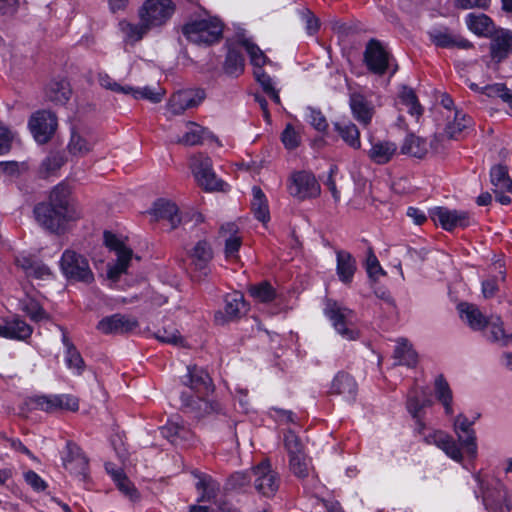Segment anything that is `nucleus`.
<instances>
[{
	"label": "nucleus",
	"mask_w": 512,
	"mask_h": 512,
	"mask_svg": "<svg viewBox=\"0 0 512 512\" xmlns=\"http://www.w3.org/2000/svg\"><path fill=\"white\" fill-rule=\"evenodd\" d=\"M187 131L185 134L178 139V143L187 145V146H194V145H200L204 141H217V138L215 135L210 132L208 129L198 125L194 122H188L187 125Z\"/></svg>",
	"instance_id": "nucleus-27"
},
{
	"label": "nucleus",
	"mask_w": 512,
	"mask_h": 512,
	"mask_svg": "<svg viewBox=\"0 0 512 512\" xmlns=\"http://www.w3.org/2000/svg\"><path fill=\"white\" fill-rule=\"evenodd\" d=\"M154 336L160 342L167 344L177 345L181 344L183 341L178 330L174 327L160 328L154 333Z\"/></svg>",
	"instance_id": "nucleus-61"
},
{
	"label": "nucleus",
	"mask_w": 512,
	"mask_h": 512,
	"mask_svg": "<svg viewBox=\"0 0 512 512\" xmlns=\"http://www.w3.org/2000/svg\"><path fill=\"white\" fill-rule=\"evenodd\" d=\"M190 169L198 185L206 191L222 190L224 182L217 178L212 159L204 153H197L190 158Z\"/></svg>",
	"instance_id": "nucleus-7"
},
{
	"label": "nucleus",
	"mask_w": 512,
	"mask_h": 512,
	"mask_svg": "<svg viewBox=\"0 0 512 512\" xmlns=\"http://www.w3.org/2000/svg\"><path fill=\"white\" fill-rule=\"evenodd\" d=\"M428 36L436 46L441 48L458 47L468 49L472 47L468 40L456 36L446 27L433 28L428 31Z\"/></svg>",
	"instance_id": "nucleus-23"
},
{
	"label": "nucleus",
	"mask_w": 512,
	"mask_h": 512,
	"mask_svg": "<svg viewBox=\"0 0 512 512\" xmlns=\"http://www.w3.org/2000/svg\"><path fill=\"white\" fill-rule=\"evenodd\" d=\"M191 257L195 268L204 270L212 259V249L206 241H199L193 248Z\"/></svg>",
	"instance_id": "nucleus-49"
},
{
	"label": "nucleus",
	"mask_w": 512,
	"mask_h": 512,
	"mask_svg": "<svg viewBox=\"0 0 512 512\" xmlns=\"http://www.w3.org/2000/svg\"><path fill=\"white\" fill-rule=\"evenodd\" d=\"M398 103L405 106L408 113L416 119H418L423 113V108L420 105L415 92L409 87H402L398 96Z\"/></svg>",
	"instance_id": "nucleus-45"
},
{
	"label": "nucleus",
	"mask_w": 512,
	"mask_h": 512,
	"mask_svg": "<svg viewBox=\"0 0 512 512\" xmlns=\"http://www.w3.org/2000/svg\"><path fill=\"white\" fill-rule=\"evenodd\" d=\"M468 28L477 35H488L493 32V22L485 14L470 13L466 17Z\"/></svg>",
	"instance_id": "nucleus-43"
},
{
	"label": "nucleus",
	"mask_w": 512,
	"mask_h": 512,
	"mask_svg": "<svg viewBox=\"0 0 512 512\" xmlns=\"http://www.w3.org/2000/svg\"><path fill=\"white\" fill-rule=\"evenodd\" d=\"M249 294L256 301L262 303L272 302L276 297V291L272 285L267 281H262L258 284L249 287Z\"/></svg>",
	"instance_id": "nucleus-51"
},
{
	"label": "nucleus",
	"mask_w": 512,
	"mask_h": 512,
	"mask_svg": "<svg viewBox=\"0 0 512 512\" xmlns=\"http://www.w3.org/2000/svg\"><path fill=\"white\" fill-rule=\"evenodd\" d=\"M64 467L70 473L78 476L81 480H85L87 478L88 459L86 457L77 456V459L64 464Z\"/></svg>",
	"instance_id": "nucleus-62"
},
{
	"label": "nucleus",
	"mask_w": 512,
	"mask_h": 512,
	"mask_svg": "<svg viewBox=\"0 0 512 512\" xmlns=\"http://www.w3.org/2000/svg\"><path fill=\"white\" fill-rule=\"evenodd\" d=\"M30 404L35 409L49 413L57 410H68L74 412L79 408L78 399L69 394L35 396L30 398Z\"/></svg>",
	"instance_id": "nucleus-13"
},
{
	"label": "nucleus",
	"mask_w": 512,
	"mask_h": 512,
	"mask_svg": "<svg viewBox=\"0 0 512 512\" xmlns=\"http://www.w3.org/2000/svg\"><path fill=\"white\" fill-rule=\"evenodd\" d=\"M152 213L157 220L167 219L172 229L176 228L181 222L176 204L170 201L163 199L156 201L154 203Z\"/></svg>",
	"instance_id": "nucleus-34"
},
{
	"label": "nucleus",
	"mask_w": 512,
	"mask_h": 512,
	"mask_svg": "<svg viewBox=\"0 0 512 512\" xmlns=\"http://www.w3.org/2000/svg\"><path fill=\"white\" fill-rule=\"evenodd\" d=\"M474 477L479 486L484 505L486 507L496 506L502 497L501 491L498 489L501 488L502 485L500 483H496V487L492 489V484L485 481L479 474H476Z\"/></svg>",
	"instance_id": "nucleus-39"
},
{
	"label": "nucleus",
	"mask_w": 512,
	"mask_h": 512,
	"mask_svg": "<svg viewBox=\"0 0 512 512\" xmlns=\"http://www.w3.org/2000/svg\"><path fill=\"white\" fill-rule=\"evenodd\" d=\"M116 477V485L118 489L130 500L135 501L139 498L138 492L134 485L130 482L126 475L115 474Z\"/></svg>",
	"instance_id": "nucleus-64"
},
{
	"label": "nucleus",
	"mask_w": 512,
	"mask_h": 512,
	"mask_svg": "<svg viewBox=\"0 0 512 512\" xmlns=\"http://www.w3.org/2000/svg\"><path fill=\"white\" fill-rule=\"evenodd\" d=\"M472 123V119L464 112L454 109L453 121H449L445 133L451 139H458L462 132L467 129Z\"/></svg>",
	"instance_id": "nucleus-42"
},
{
	"label": "nucleus",
	"mask_w": 512,
	"mask_h": 512,
	"mask_svg": "<svg viewBox=\"0 0 512 512\" xmlns=\"http://www.w3.org/2000/svg\"><path fill=\"white\" fill-rule=\"evenodd\" d=\"M284 447L289 457L305 453L300 438L292 430H288L284 434Z\"/></svg>",
	"instance_id": "nucleus-57"
},
{
	"label": "nucleus",
	"mask_w": 512,
	"mask_h": 512,
	"mask_svg": "<svg viewBox=\"0 0 512 512\" xmlns=\"http://www.w3.org/2000/svg\"><path fill=\"white\" fill-rule=\"evenodd\" d=\"M174 12L175 4L172 0H145L138 10V16L153 28L164 25Z\"/></svg>",
	"instance_id": "nucleus-10"
},
{
	"label": "nucleus",
	"mask_w": 512,
	"mask_h": 512,
	"mask_svg": "<svg viewBox=\"0 0 512 512\" xmlns=\"http://www.w3.org/2000/svg\"><path fill=\"white\" fill-rule=\"evenodd\" d=\"M70 194V189L66 184H59L51 191L49 201L43 204L51 205V207L65 212L68 210H78L77 207L71 203Z\"/></svg>",
	"instance_id": "nucleus-35"
},
{
	"label": "nucleus",
	"mask_w": 512,
	"mask_h": 512,
	"mask_svg": "<svg viewBox=\"0 0 512 512\" xmlns=\"http://www.w3.org/2000/svg\"><path fill=\"white\" fill-rule=\"evenodd\" d=\"M65 162V159L60 153H52L47 156L41 163L40 173L46 177L48 174H52L60 169Z\"/></svg>",
	"instance_id": "nucleus-56"
},
{
	"label": "nucleus",
	"mask_w": 512,
	"mask_h": 512,
	"mask_svg": "<svg viewBox=\"0 0 512 512\" xmlns=\"http://www.w3.org/2000/svg\"><path fill=\"white\" fill-rule=\"evenodd\" d=\"M139 326L136 318L123 314H113L104 317L97 324V329L103 334H125Z\"/></svg>",
	"instance_id": "nucleus-17"
},
{
	"label": "nucleus",
	"mask_w": 512,
	"mask_h": 512,
	"mask_svg": "<svg viewBox=\"0 0 512 512\" xmlns=\"http://www.w3.org/2000/svg\"><path fill=\"white\" fill-rule=\"evenodd\" d=\"M396 364L414 367L417 364L418 356L416 351L407 339L400 338L394 350Z\"/></svg>",
	"instance_id": "nucleus-38"
},
{
	"label": "nucleus",
	"mask_w": 512,
	"mask_h": 512,
	"mask_svg": "<svg viewBox=\"0 0 512 512\" xmlns=\"http://www.w3.org/2000/svg\"><path fill=\"white\" fill-rule=\"evenodd\" d=\"M34 215L43 228L53 233H63L70 222L76 221L81 217L79 210L62 211L39 203L34 208Z\"/></svg>",
	"instance_id": "nucleus-4"
},
{
	"label": "nucleus",
	"mask_w": 512,
	"mask_h": 512,
	"mask_svg": "<svg viewBox=\"0 0 512 512\" xmlns=\"http://www.w3.org/2000/svg\"><path fill=\"white\" fill-rule=\"evenodd\" d=\"M306 118L308 123L319 132H325L328 129L326 117L318 109L308 107L306 110Z\"/></svg>",
	"instance_id": "nucleus-58"
},
{
	"label": "nucleus",
	"mask_w": 512,
	"mask_h": 512,
	"mask_svg": "<svg viewBox=\"0 0 512 512\" xmlns=\"http://www.w3.org/2000/svg\"><path fill=\"white\" fill-rule=\"evenodd\" d=\"M33 328L19 316L4 319L0 323V337L25 341L31 337Z\"/></svg>",
	"instance_id": "nucleus-20"
},
{
	"label": "nucleus",
	"mask_w": 512,
	"mask_h": 512,
	"mask_svg": "<svg viewBox=\"0 0 512 512\" xmlns=\"http://www.w3.org/2000/svg\"><path fill=\"white\" fill-rule=\"evenodd\" d=\"M244 66L243 55L235 49H229L224 64L225 72L230 75L238 76L244 71Z\"/></svg>",
	"instance_id": "nucleus-53"
},
{
	"label": "nucleus",
	"mask_w": 512,
	"mask_h": 512,
	"mask_svg": "<svg viewBox=\"0 0 512 512\" xmlns=\"http://www.w3.org/2000/svg\"><path fill=\"white\" fill-rule=\"evenodd\" d=\"M490 181L495 194L500 192L512 193V179L509 176L507 166L494 165L490 170Z\"/></svg>",
	"instance_id": "nucleus-36"
},
{
	"label": "nucleus",
	"mask_w": 512,
	"mask_h": 512,
	"mask_svg": "<svg viewBox=\"0 0 512 512\" xmlns=\"http://www.w3.org/2000/svg\"><path fill=\"white\" fill-rule=\"evenodd\" d=\"M62 331V343L65 347V362L69 369L73 370L76 375H81L85 369V362L75 345L68 337L66 330L60 327Z\"/></svg>",
	"instance_id": "nucleus-29"
},
{
	"label": "nucleus",
	"mask_w": 512,
	"mask_h": 512,
	"mask_svg": "<svg viewBox=\"0 0 512 512\" xmlns=\"http://www.w3.org/2000/svg\"><path fill=\"white\" fill-rule=\"evenodd\" d=\"M349 105L352 115L361 125H370L375 113L373 104L361 93L350 94Z\"/></svg>",
	"instance_id": "nucleus-21"
},
{
	"label": "nucleus",
	"mask_w": 512,
	"mask_h": 512,
	"mask_svg": "<svg viewBox=\"0 0 512 512\" xmlns=\"http://www.w3.org/2000/svg\"><path fill=\"white\" fill-rule=\"evenodd\" d=\"M182 383L197 394L196 396L185 393L181 395L182 404L197 417L223 412V406L219 401L207 399L214 391V384L205 369L197 365L188 366Z\"/></svg>",
	"instance_id": "nucleus-1"
},
{
	"label": "nucleus",
	"mask_w": 512,
	"mask_h": 512,
	"mask_svg": "<svg viewBox=\"0 0 512 512\" xmlns=\"http://www.w3.org/2000/svg\"><path fill=\"white\" fill-rule=\"evenodd\" d=\"M239 228L235 223L223 224L219 229V237L225 242V257L227 260H237L242 238L238 235Z\"/></svg>",
	"instance_id": "nucleus-24"
},
{
	"label": "nucleus",
	"mask_w": 512,
	"mask_h": 512,
	"mask_svg": "<svg viewBox=\"0 0 512 512\" xmlns=\"http://www.w3.org/2000/svg\"><path fill=\"white\" fill-rule=\"evenodd\" d=\"M182 33L192 43L212 45L222 38L223 24L216 17L196 19L185 24Z\"/></svg>",
	"instance_id": "nucleus-3"
},
{
	"label": "nucleus",
	"mask_w": 512,
	"mask_h": 512,
	"mask_svg": "<svg viewBox=\"0 0 512 512\" xmlns=\"http://www.w3.org/2000/svg\"><path fill=\"white\" fill-rule=\"evenodd\" d=\"M336 258V271L339 279L345 284L350 283L356 271L355 258L349 252L344 250L337 251Z\"/></svg>",
	"instance_id": "nucleus-32"
},
{
	"label": "nucleus",
	"mask_w": 512,
	"mask_h": 512,
	"mask_svg": "<svg viewBox=\"0 0 512 512\" xmlns=\"http://www.w3.org/2000/svg\"><path fill=\"white\" fill-rule=\"evenodd\" d=\"M20 309L34 322H40L48 318V314L40 303L28 296L20 301Z\"/></svg>",
	"instance_id": "nucleus-50"
},
{
	"label": "nucleus",
	"mask_w": 512,
	"mask_h": 512,
	"mask_svg": "<svg viewBox=\"0 0 512 512\" xmlns=\"http://www.w3.org/2000/svg\"><path fill=\"white\" fill-rule=\"evenodd\" d=\"M334 130L340 138L352 149L361 148L360 131L351 121H337L333 123Z\"/></svg>",
	"instance_id": "nucleus-31"
},
{
	"label": "nucleus",
	"mask_w": 512,
	"mask_h": 512,
	"mask_svg": "<svg viewBox=\"0 0 512 512\" xmlns=\"http://www.w3.org/2000/svg\"><path fill=\"white\" fill-rule=\"evenodd\" d=\"M94 143L83 132L72 130L68 151L74 156H84L92 150Z\"/></svg>",
	"instance_id": "nucleus-40"
},
{
	"label": "nucleus",
	"mask_w": 512,
	"mask_h": 512,
	"mask_svg": "<svg viewBox=\"0 0 512 512\" xmlns=\"http://www.w3.org/2000/svg\"><path fill=\"white\" fill-rule=\"evenodd\" d=\"M370 149L367 151L368 158L377 165L389 163L396 155L398 146L395 142L388 140H370Z\"/></svg>",
	"instance_id": "nucleus-22"
},
{
	"label": "nucleus",
	"mask_w": 512,
	"mask_h": 512,
	"mask_svg": "<svg viewBox=\"0 0 512 512\" xmlns=\"http://www.w3.org/2000/svg\"><path fill=\"white\" fill-rule=\"evenodd\" d=\"M240 44L247 51L251 64L254 66V69H262V67L269 62L268 57L264 54V52L253 42L248 39H241Z\"/></svg>",
	"instance_id": "nucleus-52"
},
{
	"label": "nucleus",
	"mask_w": 512,
	"mask_h": 512,
	"mask_svg": "<svg viewBox=\"0 0 512 512\" xmlns=\"http://www.w3.org/2000/svg\"><path fill=\"white\" fill-rule=\"evenodd\" d=\"M421 395L423 397L426 396V392L424 389H421ZM432 401L428 398H420V393L418 389H412L407 397L406 407L412 418H418L421 415V411L426 406H430Z\"/></svg>",
	"instance_id": "nucleus-48"
},
{
	"label": "nucleus",
	"mask_w": 512,
	"mask_h": 512,
	"mask_svg": "<svg viewBox=\"0 0 512 512\" xmlns=\"http://www.w3.org/2000/svg\"><path fill=\"white\" fill-rule=\"evenodd\" d=\"M104 241L105 245L117 254V262L108 269V277L116 280L126 271L133 252L116 235L109 231L104 232Z\"/></svg>",
	"instance_id": "nucleus-14"
},
{
	"label": "nucleus",
	"mask_w": 512,
	"mask_h": 512,
	"mask_svg": "<svg viewBox=\"0 0 512 512\" xmlns=\"http://www.w3.org/2000/svg\"><path fill=\"white\" fill-rule=\"evenodd\" d=\"M393 61V56L382 42L374 38L367 42L363 53V62L369 72L382 76L391 70V74H394L397 66L392 68Z\"/></svg>",
	"instance_id": "nucleus-5"
},
{
	"label": "nucleus",
	"mask_w": 512,
	"mask_h": 512,
	"mask_svg": "<svg viewBox=\"0 0 512 512\" xmlns=\"http://www.w3.org/2000/svg\"><path fill=\"white\" fill-rule=\"evenodd\" d=\"M431 219L443 229L452 231L456 228L464 229L474 223L471 214L463 210L435 207L430 212Z\"/></svg>",
	"instance_id": "nucleus-12"
},
{
	"label": "nucleus",
	"mask_w": 512,
	"mask_h": 512,
	"mask_svg": "<svg viewBox=\"0 0 512 512\" xmlns=\"http://www.w3.org/2000/svg\"><path fill=\"white\" fill-rule=\"evenodd\" d=\"M28 128L37 143L45 144L56 131L57 117L50 111L38 110L30 116Z\"/></svg>",
	"instance_id": "nucleus-11"
},
{
	"label": "nucleus",
	"mask_w": 512,
	"mask_h": 512,
	"mask_svg": "<svg viewBox=\"0 0 512 512\" xmlns=\"http://www.w3.org/2000/svg\"><path fill=\"white\" fill-rule=\"evenodd\" d=\"M429 150L427 141L414 134H409L405 137L400 152L403 155L422 159L424 158Z\"/></svg>",
	"instance_id": "nucleus-33"
},
{
	"label": "nucleus",
	"mask_w": 512,
	"mask_h": 512,
	"mask_svg": "<svg viewBox=\"0 0 512 512\" xmlns=\"http://www.w3.org/2000/svg\"><path fill=\"white\" fill-rule=\"evenodd\" d=\"M60 268L64 276L73 281L90 284L94 281V274L88 260L73 250H65L60 260Z\"/></svg>",
	"instance_id": "nucleus-6"
},
{
	"label": "nucleus",
	"mask_w": 512,
	"mask_h": 512,
	"mask_svg": "<svg viewBox=\"0 0 512 512\" xmlns=\"http://www.w3.org/2000/svg\"><path fill=\"white\" fill-rule=\"evenodd\" d=\"M253 484L252 470L249 472H236L228 479V486L234 490H244Z\"/></svg>",
	"instance_id": "nucleus-59"
},
{
	"label": "nucleus",
	"mask_w": 512,
	"mask_h": 512,
	"mask_svg": "<svg viewBox=\"0 0 512 512\" xmlns=\"http://www.w3.org/2000/svg\"><path fill=\"white\" fill-rule=\"evenodd\" d=\"M458 311L462 321L475 331L483 330L488 325L486 317L481 313L479 308L473 304L460 303L458 305Z\"/></svg>",
	"instance_id": "nucleus-28"
},
{
	"label": "nucleus",
	"mask_w": 512,
	"mask_h": 512,
	"mask_svg": "<svg viewBox=\"0 0 512 512\" xmlns=\"http://www.w3.org/2000/svg\"><path fill=\"white\" fill-rule=\"evenodd\" d=\"M16 263L27 277L46 279L52 275L50 268L34 257L19 256L16 258Z\"/></svg>",
	"instance_id": "nucleus-30"
},
{
	"label": "nucleus",
	"mask_w": 512,
	"mask_h": 512,
	"mask_svg": "<svg viewBox=\"0 0 512 512\" xmlns=\"http://www.w3.org/2000/svg\"><path fill=\"white\" fill-rule=\"evenodd\" d=\"M254 76L264 92L276 103H280L278 91L274 88L272 78L263 69H254Z\"/></svg>",
	"instance_id": "nucleus-54"
},
{
	"label": "nucleus",
	"mask_w": 512,
	"mask_h": 512,
	"mask_svg": "<svg viewBox=\"0 0 512 512\" xmlns=\"http://www.w3.org/2000/svg\"><path fill=\"white\" fill-rule=\"evenodd\" d=\"M423 439L427 444L437 446L452 460L458 463L463 461L460 447L453 437L446 432L441 430L432 431L425 435Z\"/></svg>",
	"instance_id": "nucleus-18"
},
{
	"label": "nucleus",
	"mask_w": 512,
	"mask_h": 512,
	"mask_svg": "<svg viewBox=\"0 0 512 512\" xmlns=\"http://www.w3.org/2000/svg\"><path fill=\"white\" fill-rule=\"evenodd\" d=\"M252 195L253 200L251 206L253 213L259 221L266 223L270 219L267 198L262 189L258 186L252 188Z\"/></svg>",
	"instance_id": "nucleus-41"
},
{
	"label": "nucleus",
	"mask_w": 512,
	"mask_h": 512,
	"mask_svg": "<svg viewBox=\"0 0 512 512\" xmlns=\"http://www.w3.org/2000/svg\"><path fill=\"white\" fill-rule=\"evenodd\" d=\"M324 315L330 320L336 332L346 340H356L359 332L356 328V316L353 310L333 299L325 300Z\"/></svg>",
	"instance_id": "nucleus-2"
},
{
	"label": "nucleus",
	"mask_w": 512,
	"mask_h": 512,
	"mask_svg": "<svg viewBox=\"0 0 512 512\" xmlns=\"http://www.w3.org/2000/svg\"><path fill=\"white\" fill-rule=\"evenodd\" d=\"M71 89L65 80L52 81L45 90V97L56 105H64L70 98Z\"/></svg>",
	"instance_id": "nucleus-37"
},
{
	"label": "nucleus",
	"mask_w": 512,
	"mask_h": 512,
	"mask_svg": "<svg viewBox=\"0 0 512 512\" xmlns=\"http://www.w3.org/2000/svg\"><path fill=\"white\" fill-rule=\"evenodd\" d=\"M512 52V32L501 29L495 32L491 40L490 54L494 61L501 62Z\"/></svg>",
	"instance_id": "nucleus-25"
},
{
	"label": "nucleus",
	"mask_w": 512,
	"mask_h": 512,
	"mask_svg": "<svg viewBox=\"0 0 512 512\" xmlns=\"http://www.w3.org/2000/svg\"><path fill=\"white\" fill-rule=\"evenodd\" d=\"M160 433L172 444H177L179 439L186 437L188 430L178 423L168 422L165 426L160 428Z\"/></svg>",
	"instance_id": "nucleus-55"
},
{
	"label": "nucleus",
	"mask_w": 512,
	"mask_h": 512,
	"mask_svg": "<svg viewBox=\"0 0 512 512\" xmlns=\"http://www.w3.org/2000/svg\"><path fill=\"white\" fill-rule=\"evenodd\" d=\"M245 311L244 296L239 292H233L226 295L224 309L215 313V321L222 325L228 321L238 319Z\"/></svg>",
	"instance_id": "nucleus-19"
},
{
	"label": "nucleus",
	"mask_w": 512,
	"mask_h": 512,
	"mask_svg": "<svg viewBox=\"0 0 512 512\" xmlns=\"http://www.w3.org/2000/svg\"><path fill=\"white\" fill-rule=\"evenodd\" d=\"M287 189L299 201L317 198L321 193L320 184L314 174L308 171L293 172L288 178Z\"/></svg>",
	"instance_id": "nucleus-9"
},
{
	"label": "nucleus",
	"mask_w": 512,
	"mask_h": 512,
	"mask_svg": "<svg viewBox=\"0 0 512 512\" xmlns=\"http://www.w3.org/2000/svg\"><path fill=\"white\" fill-rule=\"evenodd\" d=\"M205 98L201 89L182 90L174 93L167 103L168 116L182 115L186 110L197 107Z\"/></svg>",
	"instance_id": "nucleus-15"
},
{
	"label": "nucleus",
	"mask_w": 512,
	"mask_h": 512,
	"mask_svg": "<svg viewBox=\"0 0 512 512\" xmlns=\"http://www.w3.org/2000/svg\"><path fill=\"white\" fill-rule=\"evenodd\" d=\"M330 393L341 395L347 401H353L357 393V383L351 375L340 372L332 381Z\"/></svg>",
	"instance_id": "nucleus-26"
},
{
	"label": "nucleus",
	"mask_w": 512,
	"mask_h": 512,
	"mask_svg": "<svg viewBox=\"0 0 512 512\" xmlns=\"http://www.w3.org/2000/svg\"><path fill=\"white\" fill-rule=\"evenodd\" d=\"M435 394L437 399L442 403L445 409V413L447 415L453 414V408H452V391L449 387L448 382L445 380L443 375L437 376L435 379Z\"/></svg>",
	"instance_id": "nucleus-47"
},
{
	"label": "nucleus",
	"mask_w": 512,
	"mask_h": 512,
	"mask_svg": "<svg viewBox=\"0 0 512 512\" xmlns=\"http://www.w3.org/2000/svg\"><path fill=\"white\" fill-rule=\"evenodd\" d=\"M253 487L262 497L273 498L281 485L279 473L272 468L268 460L252 468Z\"/></svg>",
	"instance_id": "nucleus-8"
},
{
	"label": "nucleus",
	"mask_w": 512,
	"mask_h": 512,
	"mask_svg": "<svg viewBox=\"0 0 512 512\" xmlns=\"http://www.w3.org/2000/svg\"><path fill=\"white\" fill-rule=\"evenodd\" d=\"M479 416L480 415L478 414L474 420H469L466 415L461 413L457 415L454 420V431L457 434L459 441L464 447H466L468 456L472 459L477 456L476 434L472 426Z\"/></svg>",
	"instance_id": "nucleus-16"
},
{
	"label": "nucleus",
	"mask_w": 512,
	"mask_h": 512,
	"mask_svg": "<svg viewBox=\"0 0 512 512\" xmlns=\"http://www.w3.org/2000/svg\"><path fill=\"white\" fill-rule=\"evenodd\" d=\"M289 470L295 477L304 480L313 471L311 459L305 453L289 457Z\"/></svg>",
	"instance_id": "nucleus-44"
},
{
	"label": "nucleus",
	"mask_w": 512,
	"mask_h": 512,
	"mask_svg": "<svg viewBox=\"0 0 512 512\" xmlns=\"http://www.w3.org/2000/svg\"><path fill=\"white\" fill-rule=\"evenodd\" d=\"M98 82L101 87L111 90L116 93L129 94L132 91V87L128 85H121L117 83L112 77H110L107 73H99L98 74Z\"/></svg>",
	"instance_id": "nucleus-60"
},
{
	"label": "nucleus",
	"mask_w": 512,
	"mask_h": 512,
	"mask_svg": "<svg viewBox=\"0 0 512 512\" xmlns=\"http://www.w3.org/2000/svg\"><path fill=\"white\" fill-rule=\"evenodd\" d=\"M120 28L125 36L126 41L130 43L140 41L151 29V27L144 20H140V23L138 24L121 21Z\"/></svg>",
	"instance_id": "nucleus-46"
},
{
	"label": "nucleus",
	"mask_w": 512,
	"mask_h": 512,
	"mask_svg": "<svg viewBox=\"0 0 512 512\" xmlns=\"http://www.w3.org/2000/svg\"><path fill=\"white\" fill-rule=\"evenodd\" d=\"M129 94L132 95L134 99H147L152 103L160 102L163 97V93L160 90L156 91L149 87L137 89L132 87V91H130Z\"/></svg>",
	"instance_id": "nucleus-63"
}]
</instances>
